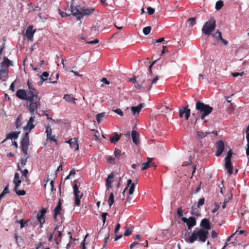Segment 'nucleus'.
Listing matches in <instances>:
<instances>
[{
	"instance_id": "obj_1",
	"label": "nucleus",
	"mask_w": 249,
	"mask_h": 249,
	"mask_svg": "<svg viewBox=\"0 0 249 249\" xmlns=\"http://www.w3.org/2000/svg\"><path fill=\"white\" fill-rule=\"evenodd\" d=\"M208 235V231L199 229L198 230L194 231L191 236L189 232L185 233L183 238L186 242L190 243H194L197 239L201 242H205Z\"/></svg>"
},
{
	"instance_id": "obj_2",
	"label": "nucleus",
	"mask_w": 249,
	"mask_h": 249,
	"mask_svg": "<svg viewBox=\"0 0 249 249\" xmlns=\"http://www.w3.org/2000/svg\"><path fill=\"white\" fill-rule=\"evenodd\" d=\"M27 85L29 89L28 93L35 101V103H32L30 105H28L27 107L28 109L33 112L40 107V98L38 96V91L36 89L34 86L29 80L27 81Z\"/></svg>"
},
{
	"instance_id": "obj_3",
	"label": "nucleus",
	"mask_w": 249,
	"mask_h": 249,
	"mask_svg": "<svg viewBox=\"0 0 249 249\" xmlns=\"http://www.w3.org/2000/svg\"><path fill=\"white\" fill-rule=\"evenodd\" d=\"M196 108L201 114V119L204 120V122H206V120L204 119L213 111V107L205 104L200 101H198L196 103Z\"/></svg>"
},
{
	"instance_id": "obj_4",
	"label": "nucleus",
	"mask_w": 249,
	"mask_h": 249,
	"mask_svg": "<svg viewBox=\"0 0 249 249\" xmlns=\"http://www.w3.org/2000/svg\"><path fill=\"white\" fill-rule=\"evenodd\" d=\"M159 78L158 76H156L152 80L150 78H145L141 84L137 83L135 84V87L137 89L143 88L144 89H146L147 90H149L151 89L152 85L155 84L159 80Z\"/></svg>"
},
{
	"instance_id": "obj_5",
	"label": "nucleus",
	"mask_w": 249,
	"mask_h": 249,
	"mask_svg": "<svg viewBox=\"0 0 249 249\" xmlns=\"http://www.w3.org/2000/svg\"><path fill=\"white\" fill-rule=\"evenodd\" d=\"M216 21L213 18H211L205 22L202 29V32L206 35L209 36L214 30Z\"/></svg>"
},
{
	"instance_id": "obj_6",
	"label": "nucleus",
	"mask_w": 249,
	"mask_h": 249,
	"mask_svg": "<svg viewBox=\"0 0 249 249\" xmlns=\"http://www.w3.org/2000/svg\"><path fill=\"white\" fill-rule=\"evenodd\" d=\"M16 96L20 100L29 101V105H30L32 103H35V101L25 89H18L16 92Z\"/></svg>"
},
{
	"instance_id": "obj_7",
	"label": "nucleus",
	"mask_w": 249,
	"mask_h": 249,
	"mask_svg": "<svg viewBox=\"0 0 249 249\" xmlns=\"http://www.w3.org/2000/svg\"><path fill=\"white\" fill-rule=\"evenodd\" d=\"M29 144V132L25 133L22 138L21 142V147L22 152L25 156L28 155V146Z\"/></svg>"
},
{
	"instance_id": "obj_8",
	"label": "nucleus",
	"mask_w": 249,
	"mask_h": 249,
	"mask_svg": "<svg viewBox=\"0 0 249 249\" xmlns=\"http://www.w3.org/2000/svg\"><path fill=\"white\" fill-rule=\"evenodd\" d=\"M73 193L75 197L74 203L75 205L79 206L80 205V199L83 196L82 193H81L79 190L78 187L76 183H74L73 186Z\"/></svg>"
},
{
	"instance_id": "obj_9",
	"label": "nucleus",
	"mask_w": 249,
	"mask_h": 249,
	"mask_svg": "<svg viewBox=\"0 0 249 249\" xmlns=\"http://www.w3.org/2000/svg\"><path fill=\"white\" fill-rule=\"evenodd\" d=\"M71 10V14H72L73 16H75L78 20H79L81 18V12L82 7H81L80 5H77L75 7H73V3L71 4L70 5Z\"/></svg>"
},
{
	"instance_id": "obj_10",
	"label": "nucleus",
	"mask_w": 249,
	"mask_h": 249,
	"mask_svg": "<svg viewBox=\"0 0 249 249\" xmlns=\"http://www.w3.org/2000/svg\"><path fill=\"white\" fill-rule=\"evenodd\" d=\"M182 220L186 223L189 230H191L196 224V219L193 216L190 217L189 218L182 217Z\"/></svg>"
},
{
	"instance_id": "obj_11",
	"label": "nucleus",
	"mask_w": 249,
	"mask_h": 249,
	"mask_svg": "<svg viewBox=\"0 0 249 249\" xmlns=\"http://www.w3.org/2000/svg\"><path fill=\"white\" fill-rule=\"evenodd\" d=\"M31 113V117L30 118L27 124L24 127V129L26 131H31L33 128H34L35 125L33 124V122L35 120V111L32 112L30 110H29Z\"/></svg>"
},
{
	"instance_id": "obj_12",
	"label": "nucleus",
	"mask_w": 249,
	"mask_h": 249,
	"mask_svg": "<svg viewBox=\"0 0 249 249\" xmlns=\"http://www.w3.org/2000/svg\"><path fill=\"white\" fill-rule=\"evenodd\" d=\"M36 32V29L33 30V26L29 25L25 32V36L28 40L32 41L33 40L34 35Z\"/></svg>"
},
{
	"instance_id": "obj_13",
	"label": "nucleus",
	"mask_w": 249,
	"mask_h": 249,
	"mask_svg": "<svg viewBox=\"0 0 249 249\" xmlns=\"http://www.w3.org/2000/svg\"><path fill=\"white\" fill-rule=\"evenodd\" d=\"M191 110L188 108V107H184L179 109V117H182L183 116L185 115V118L186 120H188L189 117L190 116Z\"/></svg>"
},
{
	"instance_id": "obj_14",
	"label": "nucleus",
	"mask_w": 249,
	"mask_h": 249,
	"mask_svg": "<svg viewBox=\"0 0 249 249\" xmlns=\"http://www.w3.org/2000/svg\"><path fill=\"white\" fill-rule=\"evenodd\" d=\"M216 151L215 155L217 157L220 156L224 149V143L222 140H219L216 142Z\"/></svg>"
},
{
	"instance_id": "obj_15",
	"label": "nucleus",
	"mask_w": 249,
	"mask_h": 249,
	"mask_svg": "<svg viewBox=\"0 0 249 249\" xmlns=\"http://www.w3.org/2000/svg\"><path fill=\"white\" fill-rule=\"evenodd\" d=\"M46 213V210L45 209L43 208L41 210L40 212L37 214V221L40 224V227H42V225L45 222V219L43 218L45 214Z\"/></svg>"
},
{
	"instance_id": "obj_16",
	"label": "nucleus",
	"mask_w": 249,
	"mask_h": 249,
	"mask_svg": "<svg viewBox=\"0 0 249 249\" xmlns=\"http://www.w3.org/2000/svg\"><path fill=\"white\" fill-rule=\"evenodd\" d=\"M200 227H201V229H204L205 230H210L211 228V223L209 220L207 218H204L201 220L200 224Z\"/></svg>"
},
{
	"instance_id": "obj_17",
	"label": "nucleus",
	"mask_w": 249,
	"mask_h": 249,
	"mask_svg": "<svg viewBox=\"0 0 249 249\" xmlns=\"http://www.w3.org/2000/svg\"><path fill=\"white\" fill-rule=\"evenodd\" d=\"M67 142L69 143L71 148H73L76 151L79 150V145L77 142V140L76 138L71 139Z\"/></svg>"
},
{
	"instance_id": "obj_18",
	"label": "nucleus",
	"mask_w": 249,
	"mask_h": 249,
	"mask_svg": "<svg viewBox=\"0 0 249 249\" xmlns=\"http://www.w3.org/2000/svg\"><path fill=\"white\" fill-rule=\"evenodd\" d=\"M61 207H62V203L61 201V199H59V202L56 206V207L54 209V215H53V218L54 220H56L57 219V216L58 215L60 214V212L61 211Z\"/></svg>"
},
{
	"instance_id": "obj_19",
	"label": "nucleus",
	"mask_w": 249,
	"mask_h": 249,
	"mask_svg": "<svg viewBox=\"0 0 249 249\" xmlns=\"http://www.w3.org/2000/svg\"><path fill=\"white\" fill-rule=\"evenodd\" d=\"M19 132L14 131L12 133H9L6 134V138L2 142V143L5 142L7 139H17L18 135L19 134Z\"/></svg>"
},
{
	"instance_id": "obj_20",
	"label": "nucleus",
	"mask_w": 249,
	"mask_h": 249,
	"mask_svg": "<svg viewBox=\"0 0 249 249\" xmlns=\"http://www.w3.org/2000/svg\"><path fill=\"white\" fill-rule=\"evenodd\" d=\"M225 168L227 170V173L229 175L233 173V166L231 160H225Z\"/></svg>"
},
{
	"instance_id": "obj_21",
	"label": "nucleus",
	"mask_w": 249,
	"mask_h": 249,
	"mask_svg": "<svg viewBox=\"0 0 249 249\" xmlns=\"http://www.w3.org/2000/svg\"><path fill=\"white\" fill-rule=\"evenodd\" d=\"M18 169L22 173V178L23 180L24 179L26 181H28V180H29L27 176V175L29 173L28 169H25L24 170H23L18 163Z\"/></svg>"
},
{
	"instance_id": "obj_22",
	"label": "nucleus",
	"mask_w": 249,
	"mask_h": 249,
	"mask_svg": "<svg viewBox=\"0 0 249 249\" xmlns=\"http://www.w3.org/2000/svg\"><path fill=\"white\" fill-rule=\"evenodd\" d=\"M94 11V8H85L82 7L81 13V18H83L84 16H88L93 13Z\"/></svg>"
},
{
	"instance_id": "obj_23",
	"label": "nucleus",
	"mask_w": 249,
	"mask_h": 249,
	"mask_svg": "<svg viewBox=\"0 0 249 249\" xmlns=\"http://www.w3.org/2000/svg\"><path fill=\"white\" fill-rule=\"evenodd\" d=\"M127 186L124 189V193L125 192V190L127 189V187L129 185H130V187L129 189L128 193H129V195L133 194V193L134 192V191L135 187V184L134 183H132V180L131 179H129L127 181Z\"/></svg>"
},
{
	"instance_id": "obj_24",
	"label": "nucleus",
	"mask_w": 249,
	"mask_h": 249,
	"mask_svg": "<svg viewBox=\"0 0 249 249\" xmlns=\"http://www.w3.org/2000/svg\"><path fill=\"white\" fill-rule=\"evenodd\" d=\"M131 135L133 142L135 144L138 145L140 143L139 140V134L136 130H133L131 132Z\"/></svg>"
},
{
	"instance_id": "obj_25",
	"label": "nucleus",
	"mask_w": 249,
	"mask_h": 249,
	"mask_svg": "<svg viewBox=\"0 0 249 249\" xmlns=\"http://www.w3.org/2000/svg\"><path fill=\"white\" fill-rule=\"evenodd\" d=\"M13 182L15 184V189H18L21 182V181L19 178V175L18 173H16L15 174Z\"/></svg>"
},
{
	"instance_id": "obj_26",
	"label": "nucleus",
	"mask_w": 249,
	"mask_h": 249,
	"mask_svg": "<svg viewBox=\"0 0 249 249\" xmlns=\"http://www.w3.org/2000/svg\"><path fill=\"white\" fill-rule=\"evenodd\" d=\"M114 178V174L111 173L106 178V185L108 189L111 187V183L112 182V179Z\"/></svg>"
},
{
	"instance_id": "obj_27",
	"label": "nucleus",
	"mask_w": 249,
	"mask_h": 249,
	"mask_svg": "<svg viewBox=\"0 0 249 249\" xmlns=\"http://www.w3.org/2000/svg\"><path fill=\"white\" fill-rule=\"evenodd\" d=\"M143 107V104H140L137 107H132L131 110L132 114L135 115L137 113H139Z\"/></svg>"
},
{
	"instance_id": "obj_28",
	"label": "nucleus",
	"mask_w": 249,
	"mask_h": 249,
	"mask_svg": "<svg viewBox=\"0 0 249 249\" xmlns=\"http://www.w3.org/2000/svg\"><path fill=\"white\" fill-rule=\"evenodd\" d=\"M191 213L192 215L196 216H200V210L198 209L197 206L196 207L195 204H194L192 207Z\"/></svg>"
},
{
	"instance_id": "obj_29",
	"label": "nucleus",
	"mask_w": 249,
	"mask_h": 249,
	"mask_svg": "<svg viewBox=\"0 0 249 249\" xmlns=\"http://www.w3.org/2000/svg\"><path fill=\"white\" fill-rule=\"evenodd\" d=\"M236 233H238V234H244L245 236L247 235L248 232L246 231L245 230H236V231L231 234L228 238V241H230L231 238H232Z\"/></svg>"
},
{
	"instance_id": "obj_30",
	"label": "nucleus",
	"mask_w": 249,
	"mask_h": 249,
	"mask_svg": "<svg viewBox=\"0 0 249 249\" xmlns=\"http://www.w3.org/2000/svg\"><path fill=\"white\" fill-rule=\"evenodd\" d=\"M2 67L6 66L7 67L10 66H13L12 62L9 60L7 57L4 56L3 61L1 63Z\"/></svg>"
},
{
	"instance_id": "obj_31",
	"label": "nucleus",
	"mask_w": 249,
	"mask_h": 249,
	"mask_svg": "<svg viewBox=\"0 0 249 249\" xmlns=\"http://www.w3.org/2000/svg\"><path fill=\"white\" fill-rule=\"evenodd\" d=\"M120 138L121 135L115 133L113 136L110 137V141L111 143H115L120 139Z\"/></svg>"
},
{
	"instance_id": "obj_32",
	"label": "nucleus",
	"mask_w": 249,
	"mask_h": 249,
	"mask_svg": "<svg viewBox=\"0 0 249 249\" xmlns=\"http://www.w3.org/2000/svg\"><path fill=\"white\" fill-rule=\"evenodd\" d=\"M66 101L68 102H72L74 104H76L75 101L76 99L73 97V96H71V95L66 94L65 95L63 98Z\"/></svg>"
},
{
	"instance_id": "obj_33",
	"label": "nucleus",
	"mask_w": 249,
	"mask_h": 249,
	"mask_svg": "<svg viewBox=\"0 0 249 249\" xmlns=\"http://www.w3.org/2000/svg\"><path fill=\"white\" fill-rule=\"evenodd\" d=\"M49 75V74L47 71H44L42 75L40 76V78L41 81V83H42L44 81L47 80L48 79V77Z\"/></svg>"
},
{
	"instance_id": "obj_34",
	"label": "nucleus",
	"mask_w": 249,
	"mask_h": 249,
	"mask_svg": "<svg viewBox=\"0 0 249 249\" xmlns=\"http://www.w3.org/2000/svg\"><path fill=\"white\" fill-rule=\"evenodd\" d=\"M106 116V113L102 112L96 115V120L98 124L102 121V119Z\"/></svg>"
},
{
	"instance_id": "obj_35",
	"label": "nucleus",
	"mask_w": 249,
	"mask_h": 249,
	"mask_svg": "<svg viewBox=\"0 0 249 249\" xmlns=\"http://www.w3.org/2000/svg\"><path fill=\"white\" fill-rule=\"evenodd\" d=\"M45 127V133H46L47 138H49L52 135V130L50 124H47Z\"/></svg>"
},
{
	"instance_id": "obj_36",
	"label": "nucleus",
	"mask_w": 249,
	"mask_h": 249,
	"mask_svg": "<svg viewBox=\"0 0 249 249\" xmlns=\"http://www.w3.org/2000/svg\"><path fill=\"white\" fill-rule=\"evenodd\" d=\"M223 1L222 0H219L216 2L215 8L216 10H219L223 6Z\"/></svg>"
},
{
	"instance_id": "obj_37",
	"label": "nucleus",
	"mask_w": 249,
	"mask_h": 249,
	"mask_svg": "<svg viewBox=\"0 0 249 249\" xmlns=\"http://www.w3.org/2000/svg\"><path fill=\"white\" fill-rule=\"evenodd\" d=\"M58 233L57 236L54 238V241L56 244H58L61 241V238L62 236V234L60 231H57Z\"/></svg>"
},
{
	"instance_id": "obj_38",
	"label": "nucleus",
	"mask_w": 249,
	"mask_h": 249,
	"mask_svg": "<svg viewBox=\"0 0 249 249\" xmlns=\"http://www.w3.org/2000/svg\"><path fill=\"white\" fill-rule=\"evenodd\" d=\"M114 202V195L112 193H111L109 195V198L108 200V205L110 207H111V206L113 205Z\"/></svg>"
},
{
	"instance_id": "obj_39",
	"label": "nucleus",
	"mask_w": 249,
	"mask_h": 249,
	"mask_svg": "<svg viewBox=\"0 0 249 249\" xmlns=\"http://www.w3.org/2000/svg\"><path fill=\"white\" fill-rule=\"evenodd\" d=\"M29 158V156H27L23 158H21L20 161V165H21V168L23 167L26 164V162L27 161V159Z\"/></svg>"
},
{
	"instance_id": "obj_40",
	"label": "nucleus",
	"mask_w": 249,
	"mask_h": 249,
	"mask_svg": "<svg viewBox=\"0 0 249 249\" xmlns=\"http://www.w3.org/2000/svg\"><path fill=\"white\" fill-rule=\"evenodd\" d=\"M21 121V115H19L18 116V118L17 119L16 121V127L17 128H18L19 127H21V124H22Z\"/></svg>"
},
{
	"instance_id": "obj_41",
	"label": "nucleus",
	"mask_w": 249,
	"mask_h": 249,
	"mask_svg": "<svg viewBox=\"0 0 249 249\" xmlns=\"http://www.w3.org/2000/svg\"><path fill=\"white\" fill-rule=\"evenodd\" d=\"M210 134L209 132H203L201 131H197V135L200 138H203L206 137L208 134Z\"/></svg>"
},
{
	"instance_id": "obj_42",
	"label": "nucleus",
	"mask_w": 249,
	"mask_h": 249,
	"mask_svg": "<svg viewBox=\"0 0 249 249\" xmlns=\"http://www.w3.org/2000/svg\"><path fill=\"white\" fill-rule=\"evenodd\" d=\"M14 191L18 196H24L26 194V191L24 190H18V189H15V187L14 189Z\"/></svg>"
},
{
	"instance_id": "obj_43",
	"label": "nucleus",
	"mask_w": 249,
	"mask_h": 249,
	"mask_svg": "<svg viewBox=\"0 0 249 249\" xmlns=\"http://www.w3.org/2000/svg\"><path fill=\"white\" fill-rule=\"evenodd\" d=\"M196 18H191L188 19L187 22L189 23L190 26H193L196 24Z\"/></svg>"
},
{
	"instance_id": "obj_44",
	"label": "nucleus",
	"mask_w": 249,
	"mask_h": 249,
	"mask_svg": "<svg viewBox=\"0 0 249 249\" xmlns=\"http://www.w3.org/2000/svg\"><path fill=\"white\" fill-rule=\"evenodd\" d=\"M114 153L115 158L119 159L122 155L121 151L118 149L115 148Z\"/></svg>"
},
{
	"instance_id": "obj_45",
	"label": "nucleus",
	"mask_w": 249,
	"mask_h": 249,
	"mask_svg": "<svg viewBox=\"0 0 249 249\" xmlns=\"http://www.w3.org/2000/svg\"><path fill=\"white\" fill-rule=\"evenodd\" d=\"M232 155V151L231 149L230 148L228 152L227 155L225 158V160H231V158Z\"/></svg>"
},
{
	"instance_id": "obj_46",
	"label": "nucleus",
	"mask_w": 249,
	"mask_h": 249,
	"mask_svg": "<svg viewBox=\"0 0 249 249\" xmlns=\"http://www.w3.org/2000/svg\"><path fill=\"white\" fill-rule=\"evenodd\" d=\"M218 34V39H217L218 40H220L221 42H222L225 45H227L228 43V41L225 40L223 38L222 36L221 33H219Z\"/></svg>"
},
{
	"instance_id": "obj_47",
	"label": "nucleus",
	"mask_w": 249,
	"mask_h": 249,
	"mask_svg": "<svg viewBox=\"0 0 249 249\" xmlns=\"http://www.w3.org/2000/svg\"><path fill=\"white\" fill-rule=\"evenodd\" d=\"M218 34V39H217L218 40H220L221 42H222L225 45H227L228 43V41L225 40L223 38L222 36L221 33H219Z\"/></svg>"
},
{
	"instance_id": "obj_48",
	"label": "nucleus",
	"mask_w": 249,
	"mask_h": 249,
	"mask_svg": "<svg viewBox=\"0 0 249 249\" xmlns=\"http://www.w3.org/2000/svg\"><path fill=\"white\" fill-rule=\"evenodd\" d=\"M151 30V27L150 26L145 27L143 29V33L145 35H147L150 33Z\"/></svg>"
},
{
	"instance_id": "obj_49",
	"label": "nucleus",
	"mask_w": 249,
	"mask_h": 249,
	"mask_svg": "<svg viewBox=\"0 0 249 249\" xmlns=\"http://www.w3.org/2000/svg\"><path fill=\"white\" fill-rule=\"evenodd\" d=\"M133 231V228L130 227L127 229L124 232V236H128L131 235Z\"/></svg>"
},
{
	"instance_id": "obj_50",
	"label": "nucleus",
	"mask_w": 249,
	"mask_h": 249,
	"mask_svg": "<svg viewBox=\"0 0 249 249\" xmlns=\"http://www.w3.org/2000/svg\"><path fill=\"white\" fill-rule=\"evenodd\" d=\"M214 208L212 210L213 213H215L219 208V205L217 202H214L213 204Z\"/></svg>"
},
{
	"instance_id": "obj_51",
	"label": "nucleus",
	"mask_w": 249,
	"mask_h": 249,
	"mask_svg": "<svg viewBox=\"0 0 249 249\" xmlns=\"http://www.w3.org/2000/svg\"><path fill=\"white\" fill-rule=\"evenodd\" d=\"M150 166V164L148 162H146L142 163V167L141 170H144L147 169Z\"/></svg>"
},
{
	"instance_id": "obj_52",
	"label": "nucleus",
	"mask_w": 249,
	"mask_h": 249,
	"mask_svg": "<svg viewBox=\"0 0 249 249\" xmlns=\"http://www.w3.org/2000/svg\"><path fill=\"white\" fill-rule=\"evenodd\" d=\"M205 201V198L204 197L199 199L198 203L197 205V207L199 208L204 205Z\"/></svg>"
},
{
	"instance_id": "obj_53",
	"label": "nucleus",
	"mask_w": 249,
	"mask_h": 249,
	"mask_svg": "<svg viewBox=\"0 0 249 249\" xmlns=\"http://www.w3.org/2000/svg\"><path fill=\"white\" fill-rule=\"evenodd\" d=\"M58 11H59V14L61 15V16L62 18H65L68 16L71 15V14H68L67 13L64 12L62 11L61 10H60V9H59Z\"/></svg>"
},
{
	"instance_id": "obj_54",
	"label": "nucleus",
	"mask_w": 249,
	"mask_h": 249,
	"mask_svg": "<svg viewBox=\"0 0 249 249\" xmlns=\"http://www.w3.org/2000/svg\"><path fill=\"white\" fill-rule=\"evenodd\" d=\"M114 160H115L114 158H113V157H111V156L109 157L107 159V162L109 163H110V164H115Z\"/></svg>"
},
{
	"instance_id": "obj_55",
	"label": "nucleus",
	"mask_w": 249,
	"mask_h": 249,
	"mask_svg": "<svg viewBox=\"0 0 249 249\" xmlns=\"http://www.w3.org/2000/svg\"><path fill=\"white\" fill-rule=\"evenodd\" d=\"M47 139H49L50 141H53L55 142V144H57V140L55 138V136H52V135L47 138Z\"/></svg>"
},
{
	"instance_id": "obj_56",
	"label": "nucleus",
	"mask_w": 249,
	"mask_h": 249,
	"mask_svg": "<svg viewBox=\"0 0 249 249\" xmlns=\"http://www.w3.org/2000/svg\"><path fill=\"white\" fill-rule=\"evenodd\" d=\"M157 61V60H155L154 61H153L151 64L149 66V74H150V76L151 77H152V75L153 74L152 73V70H151V68L152 67V66L156 63V62Z\"/></svg>"
},
{
	"instance_id": "obj_57",
	"label": "nucleus",
	"mask_w": 249,
	"mask_h": 249,
	"mask_svg": "<svg viewBox=\"0 0 249 249\" xmlns=\"http://www.w3.org/2000/svg\"><path fill=\"white\" fill-rule=\"evenodd\" d=\"M9 193V186H8V185H7L5 187V188H4L3 191L1 192V193L3 195L5 196L6 194H8Z\"/></svg>"
},
{
	"instance_id": "obj_58",
	"label": "nucleus",
	"mask_w": 249,
	"mask_h": 249,
	"mask_svg": "<svg viewBox=\"0 0 249 249\" xmlns=\"http://www.w3.org/2000/svg\"><path fill=\"white\" fill-rule=\"evenodd\" d=\"M113 111L121 116H122L124 115L123 112L120 108H118L115 110H113Z\"/></svg>"
},
{
	"instance_id": "obj_59",
	"label": "nucleus",
	"mask_w": 249,
	"mask_h": 249,
	"mask_svg": "<svg viewBox=\"0 0 249 249\" xmlns=\"http://www.w3.org/2000/svg\"><path fill=\"white\" fill-rule=\"evenodd\" d=\"M108 215L107 213H104L102 214V219L103 221V225L105 224L106 220V216Z\"/></svg>"
},
{
	"instance_id": "obj_60",
	"label": "nucleus",
	"mask_w": 249,
	"mask_h": 249,
	"mask_svg": "<svg viewBox=\"0 0 249 249\" xmlns=\"http://www.w3.org/2000/svg\"><path fill=\"white\" fill-rule=\"evenodd\" d=\"M120 227H121L120 224L118 223L116 224V225L115 226V230H114V233L115 234H117L118 233Z\"/></svg>"
},
{
	"instance_id": "obj_61",
	"label": "nucleus",
	"mask_w": 249,
	"mask_h": 249,
	"mask_svg": "<svg viewBox=\"0 0 249 249\" xmlns=\"http://www.w3.org/2000/svg\"><path fill=\"white\" fill-rule=\"evenodd\" d=\"M155 12V9L151 7H148L147 8V13L149 15H152L154 14Z\"/></svg>"
},
{
	"instance_id": "obj_62",
	"label": "nucleus",
	"mask_w": 249,
	"mask_h": 249,
	"mask_svg": "<svg viewBox=\"0 0 249 249\" xmlns=\"http://www.w3.org/2000/svg\"><path fill=\"white\" fill-rule=\"evenodd\" d=\"M244 73V71L241 72H233L231 73V75H232L233 77H236L238 76H242Z\"/></svg>"
},
{
	"instance_id": "obj_63",
	"label": "nucleus",
	"mask_w": 249,
	"mask_h": 249,
	"mask_svg": "<svg viewBox=\"0 0 249 249\" xmlns=\"http://www.w3.org/2000/svg\"><path fill=\"white\" fill-rule=\"evenodd\" d=\"M177 213L179 217H181L183 215V212L181 207L178 209Z\"/></svg>"
},
{
	"instance_id": "obj_64",
	"label": "nucleus",
	"mask_w": 249,
	"mask_h": 249,
	"mask_svg": "<svg viewBox=\"0 0 249 249\" xmlns=\"http://www.w3.org/2000/svg\"><path fill=\"white\" fill-rule=\"evenodd\" d=\"M20 228H23L25 226L26 221H25L23 219H21L20 222Z\"/></svg>"
}]
</instances>
